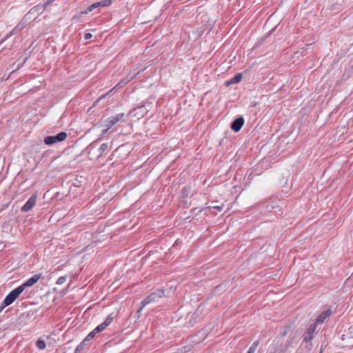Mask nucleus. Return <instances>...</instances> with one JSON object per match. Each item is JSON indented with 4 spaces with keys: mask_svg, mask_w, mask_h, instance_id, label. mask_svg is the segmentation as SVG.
<instances>
[{
    "mask_svg": "<svg viewBox=\"0 0 353 353\" xmlns=\"http://www.w3.org/2000/svg\"><path fill=\"white\" fill-rule=\"evenodd\" d=\"M43 8L41 6H37L32 8L26 15V20L34 21L37 17L43 12Z\"/></svg>",
    "mask_w": 353,
    "mask_h": 353,
    "instance_id": "423d86ee",
    "label": "nucleus"
},
{
    "mask_svg": "<svg viewBox=\"0 0 353 353\" xmlns=\"http://www.w3.org/2000/svg\"><path fill=\"white\" fill-rule=\"evenodd\" d=\"M37 194H33L30 198L26 201L24 205L21 208V211L23 212H27L31 210L33 207L36 205L37 202Z\"/></svg>",
    "mask_w": 353,
    "mask_h": 353,
    "instance_id": "6e6552de",
    "label": "nucleus"
},
{
    "mask_svg": "<svg viewBox=\"0 0 353 353\" xmlns=\"http://www.w3.org/2000/svg\"><path fill=\"white\" fill-rule=\"evenodd\" d=\"M41 274H37L33 275L31 278L28 279L27 281H26L22 285H19V288L21 289V291L23 292V290L28 287H31L34 285L41 278Z\"/></svg>",
    "mask_w": 353,
    "mask_h": 353,
    "instance_id": "0eeeda50",
    "label": "nucleus"
},
{
    "mask_svg": "<svg viewBox=\"0 0 353 353\" xmlns=\"http://www.w3.org/2000/svg\"><path fill=\"white\" fill-rule=\"evenodd\" d=\"M55 0H48L47 2H46V4L47 5H49L50 3H52L53 1H54Z\"/></svg>",
    "mask_w": 353,
    "mask_h": 353,
    "instance_id": "cd10ccee",
    "label": "nucleus"
},
{
    "mask_svg": "<svg viewBox=\"0 0 353 353\" xmlns=\"http://www.w3.org/2000/svg\"><path fill=\"white\" fill-rule=\"evenodd\" d=\"M97 333L95 332V331L93 330L92 332H90L88 335L87 336L83 339L85 342L91 340L92 338H94L95 336V335L97 334Z\"/></svg>",
    "mask_w": 353,
    "mask_h": 353,
    "instance_id": "6ab92c4d",
    "label": "nucleus"
},
{
    "mask_svg": "<svg viewBox=\"0 0 353 353\" xmlns=\"http://www.w3.org/2000/svg\"><path fill=\"white\" fill-rule=\"evenodd\" d=\"M244 124V119L243 117H239L236 119L231 124V129L235 132H239Z\"/></svg>",
    "mask_w": 353,
    "mask_h": 353,
    "instance_id": "1a4fd4ad",
    "label": "nucleus"
},
{
    "mask_svg": "<svg viewBox=\"0 0 353 353\" xmlns=\"http://www.w3.org/2000/svg\"><path fill=\"white\" fill-rule=\"evenodd\" d=\"M110 324V315L107 316L105 320L94 329L97 334L103 331Z\"/></svg>",
    "mask_w": 353,
    "mask_h": 353,
    "instance_id": "f8f14e48",
    "label": "nucleus"
},
{
    "mask_svg": "<svg viewBox=\"0 0 353 353\" xmlns=\"http://www.w3.org/2000/svg\"><path fill=\"white\" fill-rule=\"evenodd\" d=\"M66 281V276H60L57 281V285H61L63 283H64Z\"/></svg>",
    "mask_w": 353,
    "mask_h": 353,
    "instance_id": "412c9836",
    "label": "nucleus"
},
{
    "mask_svg": "<svg viewBox=\"0 0 353 353\" xmlns=\"http://www.w3.org/2000/svg\"><path fill=\"white\" fill-rule=\"evenodd\" d=\"M165 292L163 290H157L154 292L150 294L141 303V307L138 310V312H140L147 305L157 301L160 298L164 296Z\"/></svg>",
    "mask_w": 353,
    "mask_h": 353,
    "instance_id": "f257e3e1",
    "label": "nucleus"
},
{
    "mask_svg": "<svg viewBox=\"0 0 353 353\" xmlns=\"http://www.w3.org/2000/svg\"><path fill=\"white\" fill-rule=\"evenodd\" d=\"M110 5V0H102L101 1L92 3L85 11L81 12V14H86L95 9H100L102 8L108 7Z\"/></svg>",
    "mask_w": 353,
    "mask_h": 353,
    "instance_id": "20e7f679",
    "label": "nucleus"
},
{
    "mask_svg": "<svg viewBox=\"0 0 353 353\" xmlns=\"http://www.w3.org/2000/svg\"><path fill=\"white\" fill-rule=\"evenodd\" d=\"M276 28V26H274V28H272L271 30L270 31H268V32H267L265 34V37H268L273 31H274V30Z\"/></svg>",
    "mask_w": 353,
    "mask_h": 353,
    "instance_id": "393cba45",
    "label": "nucleus"
},
{
    "mask_svg": "<svg viewBox=\"0 0 353 353\" xmlns=\"http://www.w3.org/2000/svg\"><path fill=\"white\" fill-rule=\"evenodd\" d=\"M108 143H104L101 145V146L99 149V152H100V155H101V154L108 149Z\"/></svg>",
    "mask_w": 353,
    "mask_h": 353,
    "instance_id": "aec40b11",
    "label": "nucleus"
},
{
    "mask_svg": "<svg viewBox=\"0 0 353 353\" xmlns=\"http://www.w3.org/2000/svg\"><path fill=\"white\" fill-rule=\"evenodd\" d=\"M35 317V312L30 310L21 314L20 316H19V321L20 323L26 325L33 321Z\"/></svg>",
    "mask_w": 353,
    "mask_h": 353,
    "instance_id": "39448f33",
    "label": "nucleus"
},
{
    "mask_svg": "<svg viewBox=\"0 0 353 353\" xmlns=\"http://www.w3.org/2000/svg\"><path fill=\"white\" fill-rule=\"evenodd\" d=\"M22 292L21 289L19 287L12 290L4 299L3 301L4 305L7 306L11 305Z\"/></svg>",
    "mask_w": 353,
    "mask_h": 353,
    "instance_id": "7ed1b4c3",
    "label": "nucleus"
},
{
    "mask_svg": "<svg viewBox=\"0 0 353 353\" xmlns=\"http://www.w3.org/2000/svg\"><path fill=\"white\" fill-rule=\"evenodd\" d=\"M92 37V34L91 33H85V35H84V39L85 40H88L90 39H91Z\"/></svg>",
    "mask_w": 353,
    "mask_h": 353,
    "instance_id": "b1692460",
    "label": "nucleus"
},
{
    "mask_svg": "<svg viewBox=\"0 0 353 353\" xmlns=\"http://www.w3.org/2000/svg\"><path fill=\"white\" fill-rule=\"evenodd\" d=\"M6 307H7V305H4V303H3V302H2L1 305L0 306V312H2V310H3Z\"/></svg>",
    "mask_w": 353,
    "mask_h": 353,
    "instance_id": "bb28decb",
    "label": "nucleus"
},
{
    "mask_svg": "<svg viewBox=\"0 0 353 353\" xmlns=\"http://www.w3.org/2000/svg\"><path fill=\"white\" fill-rule=\"evenodd\" d=\"M212 208L216 209L219 212H221L223 209V205H215V206H213Z\"/></svg>",
    "mask_w": 353,
    "mask_h": 353,
    "instance_id": "5701e85b",
    "label": "nucleus"
},
{
    "mask_svg": "<svg viewBox=\"0 0 353 353\" xmlns=\"http://www.w3.org/2000/svg\"><path fill=\"white\" fill-rule=\"evenodd\" d=\"M331 314H332V311L330 309L327 310L325 311H323L319 315L318 318L316 320V323L314 324L317 325V324L323 323L325 321V320L327 317H329Z\"/></svg>",
    "mask_w": 353,
    "mask_h": 353,
    "instance_id": "9b49d317",
    "label": "nucleus"
},
{
    "mask_svg": "<svg viewBox=\"0 0 353 353\" xmlns=\"http://www.w3.org/2000/svg\"><path fill=\"white\" fill-rule=\"evenodd\" d=\"M288 328H285L283 332L281 333L282 336H285L288 332Z\"/></svg>",
    "mask_w": 353,
    "mask_h": 353,
    "instance_id": "a878e982",
    "label": "nucleus"
},
{
    "mask_svg": "<svg viewBox=\"0 0 353 353\" xmlns=\"http://www.w3.org/2000/svg\"><path fill=\"white\" fill-rule=\"evenodd\" d=\"M85 341L83 340L79 345H78L75 349L74 353H81L85 348Z\"/></svg>",
    "mask_w": 353,
    "mask_h": 353,
    "instance_id": "f3484780",
    "label": "nucleus"
},
{
    "mask_svg": "<svg viewBox=\"0 0 353 353\" xmlns=\"http://www.w3.org/2000/svg\"><path fill=\"white\" fill-rule=\"evenodd\" d=\"M36 345L37 348L39 350H43L46 348V342L42 339H38Z\"/></svg>",
    "mask_w": 353,
    "mask_h": 353,
    "instance_id": "a211bd4d",
    "label": "nucleus"
},
{
    "mask_svg": "<svg viewBox=\"0 0 353 353\" xmlns=\"http://www.w3.org/2000/svg\"><path fill=\"white\" fill-rule=\"evenodd\" d=\"M123 116H124V113H119L114 117H112V127L115 123H117V122L121 121L123 119Z\"/></svg>",
    "mask_w": 353,
    "mask_h": 353,
    "instance_id": "2eb2a0df",
    "label": "nucleus"
},
{
    "mask_svg": "<svg viewBox=\"0 0 353 353\" xmlns=\"http://www.w3.org/2000/svg\"><path fill=\"white\" fill-rule=\"evenodd\" d=\"M68 137L65 132H61L54 136H48L44 139V143L46 145H51L59 142L64 141Z\"/></svg>",
    "mask_w": 353,
    "mask_h": 353,
    "instance_id": "f03ea898",
    "label": "nucleus"
},
{
    "mask_svg": "<svg viewBox=\"0 0 353 353\" xmlns=\"http://www.w3.org/2000/svg\"><path fill=\"white\" fill-rule=\"evenodd\" d=\"M259 344L260 343L259 341H254L251 346L249 347L247 353H255V351L256 348L259 347Z\"/></svg>",
    "mask_w": 353,
    "mask_h": 353,
    "instance_id": "dca6fc26",
    "label": "nucleus"
},
{
    "mask_svg": "<svg viewBox=\"0 0 353 353\" xmlns=\"http://www.w3.org/2000/svg\"><path fill=\"white\" fill-rule=\"evenodd\" d=\"M24 28L23 23H19L13 31L17 30L18 31L21 30Z\"/></svg>",
    "mask_w": 353,
    "mask_h": 353,
    "instance_id": "4be33fe9",
    "label": "nucleus"
},
{
    "mask_svg": "<svg viewBox=\"0 0 353 353\" xmlns=\"http://www.w3.org/2000/svg\"><path fill=\"white\" fill-rule=\"evenodd\" d=\"M139 73V71L137 72V73H135L134 74H133V76L130 78V79H122L121 81H120L117 85L115 87L112 88V91L115 89L116 88H121L123 85H125L127 83H128L131 79H132L133 77H134L137 74H138Z\"/></svg>",
    "mask_w": 353,
    "mask_h": 353,
    "instance_id": "4468645a",
    "label": "nucleus"
},
{
    "mask_svg": "<svg viewBox=\"0 0 353 353\" xmlns=\"http://www.w3.org/2000/svg\"><path fill=\"white\" fill-rule=\"evenodd\" d=\"M275 14H276V13L274 12L273 14H272V15H271V16H270V17L267 19L266 22H268L270 19H272V18L275 15Z\"/></svg>",
    "mask_w": 353,
    "mask_h": 353,
    "instance_id": "c85d7f7f",
    "label": "nucleus"
},
{
    "mask_svg": "<svg viewBox=\"0 0 353 353\" xmlns=\"http://www.w3.org/2000/svg\"><path fill=\"white\" fill-rule=\"evenodd\" d=\"M316 329V324L314 323L310 325L307 332L304 334L303 341L305 342H308L309 341L312 340L313 339V334L315 332Z\"/></svg>",
    "mask_w": 353,
    "mask_h": 353,
    "instance_id": "9d476101",
    "label": "nucleus"
},
{
    "mask_svg": "<svg viewBox=\"0 0 353 353\" xmlns=\"http://www.w3.org/2000/svg\"><path fill=\"white\" fill-rule=\"evenodd\" d=\"M241 79H242V74L241 73H237L230 81H227L226 84L228 85H231V84H235V83H237L239 81H241Z\"/></svg>",
    "mask_w": 353,
    "mask_h": 353,
    "instance_id": "ddd939ff",
    "label": "nucleus"
}]
</instances>
